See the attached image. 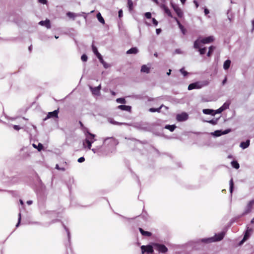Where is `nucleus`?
Returning <instances> with one entry per match:
<instances>
[{
    "label": "nucleus",
    "instance_id": "61",
    "mask_svg": "<svg viewBox=\"0 0 254 254\" xmlns=\"http://www.w3.org/2000/svg\"><path fill=\"white\" fill-rule=\"evenodd\" d=\"M204 13H205V15H207V14H208L209 13V10L208 9H207V8H205L204 9Z\"/></svg>",
    "mask_w": 254,
    "mask_h": 254
},
{
    "label": "nucleus",
    "instance_id": "56",
    "mask_svg": "<svg viewBox=\"0 0 254 254\" xmlns=\"http://www.w3.org/2000/svg\"><path fill=\"white\" fill-rule=\"evenodd\" d=\"M13 127L15 130H18L20 128V127L17 125H14L13 126Z\"/></svg>",
    "mask_w": 254,
    "mask_h": 254
},
{
    "label": "nucleus",
    "instance_id": "18",
    "mask_svg": "<svg viewBox=\"0 0 254 254\" xmlns=\"http://www.w3.org/2000/svg\"><path fill=\"white\" fill-rule=\"evenodd\" d=\"M201 242H202L203 243H210L214 242V237H211L208 238L202 239H201Z\"/></svg>",
    "mask_w": 254,
    "mask_h": 254
},
{
    "label": "nucleus",
    "instance_id": "32",
    "mask_svg": "<svg viewBox=\"0 0 254 254\" xmlns=\"http://www.w3.org/2000/svg\"><path fill=\"white\" fill-rule=\"evenodd\" d=\"M163 106H164L162 105L159 108H151L149 109V111L150 112H160L161 109Z\"/></svg>",
    "mask_w": 254,
    "mask_h": 254
},
{
    "label": "nucleus",
    "instance_id": "37",
    "mask_svg": "<svg viewBox=\"0 0 254 254\" xmlns=\"http://www.w3.org/2000/svg\"><path fill=\"white\" fill-rule=\"evenodd\" d=\"M117 102L121 104H126V101L124 98H119L116 99Z\"/></svg>",
    "mask_w": 254,
    "mask_h": 254
},
{
    "label": "nucleus",
    "instance_id": "45",
    "mask_svg": "<svg viewBox=\"0 0 254 254\" xmlns=\"http://www.w3.org/2000/svg\"><path fill=\"white\" fill-rule=\"evenodd\" d=\"M102 146H97L95 148H92L91 150L94 152V153H96L98 152V150L100 149Z\"/></svg>",
    "mask_w": 254,
    "mask_h": 254
},
{
    "label": "nucleus",
    "instance_id": "40",
    "mask_svg": "<svg viewBox=\"0 0 254 254\" xmlns=\"http://www.w3.org/2000/svg\"><path fill=\"white\" fill-rule=\"evenodd\" d=\"M127 4L129 10H131L133 7V2L131 0H127Z\"/></svg>",
    "mask_w": 254,
    "mask_h": 254
},
{
    "label": "nucleus",
    "instance_id": "9",
    "mask_svg": "<svg viewBox=\"0 0 254 254\" xmlns=\"http://www.w3.org/2000/svg\"><path fill=\"white\" fill-rule=\"evenodd\" d=\"M225 235V233L224 232H221L217 234H215V235L213 237L214 242L222 240L223 239Z\"/></svg>",
    "mask_w": 254,
    "mask_h": 254
},
{
    "label": "nucleus",
    "instance_id": "63",
    "mask_svg": "<svg viewBox=\"0 0 254 254\" xmlns=\"http://www.w3.org/2000/svg\"><path fill=\"white\" fill-rule=\"evenodd\" d=\"M33 203V201L32 200H28L27 201V203L28 204V205H31V204H32Z\"/></svg>",
    "mask_w": 254,
    "mask_h": 254
},
{
    "label": "nucleus",
    "instance_id": "8",
    "mask_svg": "<svg viewBox=\"0 0 254 254\" xmlns=\"http://www.w3.org/2000/svg\"><path fill=\"white\" fill-rule=\"evenodd\" d=\"M141 249L142 253H143L144 252H146L148 253H153L154 252L153 247L150 245H147L146 246H142L141 247Z\"/></svg>",
    "mask_w": 254,
    "mask_h": 254
},
{
    "label": "nucleus",
    "instance_id": "3",
    "mask_svg": "<svg viewBox=\"0 0 254 254\" xmlns=\"http://www.w3.org/2000/svg\"><path fill=\"white\" fill-rule=\"evenodd\" d=\"M153 245L160 253H165L168 251V248L163 244L154 243Z\"/></svg>",
    "mask_w": 254,
    "mask_h": 254
},
{
    "label": "nucleus",
    "instance_id": "5",
    "mask_svg": "<svg viewBox=\"0 0 254 254\" xmlns=\"http://www.w3.org/2000/svg\"><path fill=\"white\" fill-rule=\"evenodd\" d=\"M171 5L173 8L174 9V11L177 13V15L179 17H182L183 15V12L182 9L178 6V5L175 4L171 3Z\"/></svg>",
    "mask_w": 254,
    "mask_h": 254
},
{
    "label": "nucleus",
    "instance_id": "4",
    "mask_svg": "<svg viewBox=\"0 0 254 254\" xmlns=\"http://www.w3.org/2000/svg\"><path fill=\"white\" fill-rule=\"evenodd\" d=\"M89 87L93 95L95 96H99L100 95L101 84L97 87H93L91 86H89Z\"/></svg>",
    "mask_w": 254,
    "mask_h": 254
},
{
    "label": "nucleus",
    "instance_id": "55",
    "mask_svg": "<svg viewBox=\"0 0 254 254\" xmlns=\"http://www.w3.org/2000/svg\"><path fill=\"white\" fill-rule=\"evenodd\" d=\"M109 139H114L113 137H106L104 139L103 143H105L106 141Z\"/></svg>",
    "mask_w": 254,
    "mask_h": 254
},
{
    "label": "nucleus",
    "instance_id": "13",
    "mask_svg": "<svg viewBox=\"0 0 254 254\" xmlns=\"http://www.w3.org/2000/svg\"><path fill=\"white\" fill-rule=\"evenodd\" d=\"M250 144V140L248 139L246 141H243L241 142L240 146L243 149H245L248 148Z\"/></svg>",
    "mask_w": 254,
    "mask_h": 254
},
{
    "label": "nucleus",
    "instance_id": "38",
    "mask_svg": "<svg viewBox=\"0 0 254 254\" xmlns=\"http://www.w3.org/2000/svg\"><path fill=\"white\" fill-rule=\"evenodd\" d=\"M234 188V183L233 181V179H231L230 181V192L232 194Z\"/></svg>",
    "mask_w": 254,
    "mask_h": 254
},
{
    "label": "nucleus",
    "instance_id": "64",
    "mask_svg": "<svg viewBox=\"0 0 254 254\" xmlns=\"http://www.w3.org/2000/svg\"><path fill=\"white\" fill-rule=\"evenodd\" d=\"M253 30H254V20L252 21Z\"/></svg>",
    "mask_w": 254,
    "mask_h": 254
},
{
    "label": "nucleus",
    "instance_id": "25",
    "mask_svg": "<svg viewBox=\"0 0 254 254\" xmlns=\"http://www.w3.org/2000/svg\"><path fill=\"white\" fill-rule=\"evenodd\" d=\"M162 8H163L165 12L170 17H172L173 18V16L171 14V12L170 11V10L169 9V8L166 7V6H165L164 5H163L162 6Z\"/></svg>",
    "mask_w": 254,
    "mask_h": 254
},
{
    "label": "nucleus",
    "instance_id": "12",
    "mask_svg": "<svg viewBox=\"0 0 254 254\" xmlns=\"http://www.w3.org/2000/svg\"><path fill=\"white\" fill-rule=\"evenodd\" d=\"M85 135L86 138H89V140H90V141H93V143L96 140L95 139V135L90 133L88 131H87L86 133H85Z\"/></svg>",
    "mask_w": 254,
    "mask_h": 254
},
{
    "label": "nucleus",
    "instance_id": "49",
    "mask_svg": "<svg viewBox=\"0 0 254 254\" xmlns=\"http://www.w3.org/2000/svg\"><path fill=\"white\" fill-rule=\"evenodd\" d=\"M183 52H182V51L181 50V49H176L175 52H174V54H182Z\"/></svg>",
    "mask_w": 254,
    "mask_h": 254
},
{
    "label": "nucleus",
    "instance_id": "39",
    "mask_svg": "<svg viewBox=\"0 0 254 254\" xmlns=\"http://www.w3.org/2000/svg\"><path fill=\"white\" fill-rule=\"evenodd\" d=\"M215 49V47L213 46H210L209 48V51H208V52L207 53V56L208 57H210L212 54V51H213V50Z\"/></svg>",
    "mask_w": 254,
    "mask_h": 254
},
{
    "label": "nucleus",
    "instance_id": "27",
    "mask_svg": "<svg viewBox=\"0 0 254 254\" xmlns=\"http://www.w3.org/2000/svg\"><path fill=\"white\" fill-rule=\"evenodd\" d=\"M176 126L175 125H166L165 127V128L169 129L171 131H173L174 129L176 128Z\"/></svg>",
    "mask_w": 254,
    "mask_h": 254
},
{
    "label": "nucleus",
    "instance_id": "20",
    "mask_svg": "<svg viewBox=\"0 0 254 254\" xmlns=\"http://www.w3.org/2000/svg\"><path fill=\"white\" fill-rule=\"evenodd\" d=\"M98 59L99 60L100 63L103 65L104 67L105 68H107L109 67V65L108 64H107L103 60L102 57L101 55H100V57H97Z\"/></svg>",
    "mask_w": 254,
    "mask_h": 254
},
{
    "label": "nucleus",
    "instance_id": "44",
    "mask_svg": "<svg viewBox=\"0 0 254 254\" xmlns=\"http://www.w3.org/2000/svg\"><path fill=\"white\" fill-rule=\"evenodd\" d=\"M223 111V109H222V108L220 107L218 109L216 110V111H214V115H215L216 114H220L221 112H222Z\"/></svg>",
    "mask_w": 254,
    "mask_h": 254
},
{
    "label": "nucleus",
    "instance_id": "10",
    "mask_svg": "<svg viewBox=\"0 0 254 254\" xmlns=\"http://www.w3.org/2000/svg\"><path fill=\"white\" fill-rule=\"evenodd\" d=\"M214 39L213 36H210L207 37H205L204 38H202L200 40V42L202 44H208L214 41Z\"/></svg>",
    "mask_w": 254,
    "mask_h": 254
},
{
    "label": "nucleus",
    "instance_id": "16",
    "mask_svg": "<svg viewBox=\"0 0 254 254\" xmlns=\"http://www.w3.org/2000/svg\"><path fill=\"white\" fill-rule=\"evenodd\" d=\"M174 19H175V20L176 21L179 28H180L182 33L185 35V33H186V30L184 28V26L181 24V23H180V22L179 21V20L176 18V17H174Z\"/></svg>",
    "mask_w": 254,
    "mask_h": 254
},
{
    "label": "nucleus",
    "instance_id": "29",
    "mask_svg": "<svg viewBox=\"0 0 254 254\" xmlns=\"http://www.w3.org/2000/svg\"><path fill=\"white\" fill-rule=\"evenodd\" d=\"M108 121L111 124L115 125H127V124H126V123H119V122H116L112 119H109Z\"/></svg>",
    "mask_w": 254,
    "mask_h": 254
},
{
    "label": "nucleus",
    "instance_id": "60",
    "mask_svg": "<svg viewBox=\"0 0 254 254\" xmlns=\"http://www.w3.org/2000/svg\"><path fill=\"white\" fill-rule=\"evenodd\" d=\"M123 16V11L122 10H120L119 11V17H121Z\"/></svg>",
    "mask_w": 254,
    "mask_h": 254
},
{
    "label": "nucleus",
    "instance_id": "52",
    "mask_svg": "<svg viewBox=\"0 0 254 254\" xmlns=\"http://www.w3.org/2000/svg\"><path fill=\"white\" fill-rule=\"evenodd\" d=\"M230 131H231V129H227L223 131H222V134H226L228 133Z\"/></svg>",
    "mask_w": 254,
    "mask_h": 254
},
{
    "label": "nucleus",
    "instance_id": "41",
    "mask_svg": "<svg viewBox=\"0 0 254 254\" xmlns=\"http://www.w3.org/2000/svg\"><path fill=\"white\" fill-rule=\"evenodd\" d=\"M229 105H230V103H227V102H225L223 105V106H221V107L222 108V109H223V111H224L225 110L229 108Z\"/></svg>",
    "mask_w": 254,
    "mask_h": 254
},
{
    "label": "nucleus",
    "instance_id": "15",
    "mask_svg": "<svg viewBox=\"0 0 254 254\" xmlns=\"http://www.w3.org/2000/svg\"><path fill=\"white\" fill-rule=\"evenodd\" d=\"M118 108L123 111H127L128 112H130L131 110V107L127 105H119L118 107Z\"/></svg>",
    "mask_w": 254,
    "mask_h": 254
},
{
    "label": "nucleus",
    "instance_id": "59",
    "mask_svg": "<svg viewBox=\"0 0 254 254\" xmlns=\"http://www.w3.org/2000/svg\"><path fill=\"white\" fill-rule=\"evenodd\" d=\"M227 77H225V78H224V79L222 81V84L223 85H225V83H226V82H227Z\"/></svg>",
    "mask_w": 254,
    "mask_h": 254
},
{
    "label": "nucleus",
    "instance_id": "11",
    "mask_svg": "<svg viewBox=\"0 0 254 254\" xmlns=\"http://www.w3.org/2000/svg\"><path fill=\"white\" fill-rule=\"evenodd\" d=\"M39 24L41 26H45L48 29L51 28L50 21L49 19H46L45 21H40L39 22Z\"/></svg>",
    "mask_w": 254,
    "mask_h": 254
},
{
    "label": "nucleus",
    "instance_id": "50",
    "mask_svg": "<svg viewBox=\"0 0 254 254\" xmlns=\"http://www.w3.org/2000/svg\"><path fill=\"white\" fill-rule=\"evenodd\" d=\"M64 229L65 230V231H66L67 232V237H68V240L69 241L70 240V233L68 230V229L64 226Z\"/></svg>",
    "mask_w": 254,
    "mask_h": 254
},
{
    "label": "nucleus",
    "instance_id": "30",
    "mask_svg": "<svg viewBox=\"0 0 254 254\" xmlns=\"http://www.w3.org/2000/svg\"><path fill=\"white\" fill-rule=\"evenodd\" d=\"M232 167L236 169H238L240 167L239 164L237 161L233 160L231 163Z\"/></svg>",
    "mask_w": 254,
    "mask_h": 254
},
{
    "label": "nucleus",
    "instance_id": "48",
    "mask_svg": "<svg viewBox=\"0 0 254 254\" xmlns=\"http://www.w3.org/2000/svg\"><path fill=\"white\" fill-rule=\"evenodd\" d=\"M145 16L147 19H150L151 17V13L149 12H146L145 13Z\"/></svg>",
    "mask_w": 254,
    "mask_h": 254
},
{
    "label": "nucleus",
    "instance_id": "21",
    "mask_svg": "<svg viewBox=\"0 0 254 254\" xmlns=\"http://www.w3.org/2000/svg\"><path fill=\"white\" fill-rule=\"evenodd\" d=\"M139 230L140 232V233L143 236H147V237H150L151 236L152 234L151 233L148 232V231H144L142 228H139Z\"/></svg>",
    "mask_w": 254,
    "mask_h": 254
},
{
    "label": "nucleus",
    "instance_id": "53",
    "mask_svg": "<svg viewBox=\"0 0 254 254\" xmlns=\"http://www.w3.org/2000/svg\"><path fill=\"white\" fill-rule=\"evenodd\" d=\"M180 71L184 74V76H186L188 73L187 71L184 70V68H181L180 69Z\"/></svg>",
    "mask_w": 254,
    "mask_h": 254
},
{
    "label": "nucleus",
    "instance_id": "43",
    "mask_svg": "<svg viewBox=\"0 0 254 254\" xmlns=\"http://www.w3.org/2000/svg\"><path fill=\"white\" fill-rule=\"evenodd\" d=\"M81 59L83 62H86L88 60V57L85 54H83L81 56Z\"/></svg>",
    "mask_w": 254,
    "mask_h": 254
},
{
    "label": "nucleus",
    "instance_id": "7",
    "mask_svg": "<svg viewBox=\"0 0 254 254\" xmlns=\"http://www.w3.org/2000/svg\"><path fill=\"white\" fill-rule=\"evenodd\" d=\"M177 120L179 122L185 121L188 118V115L186 113H182L177 115Z\"/></svg>",
    "mask_w": 254,
    "mask_h": 254
},
{
    "label": "nucleus",
    "instance_id": "14",
    "mask_svg": "<svg viewBox=\"0 0 254 254\" xmlns=\"http://www.w3.org/2000/svg\"><path fill=\"white\" fill-rule=\"evenodd\" d=\"M138 50L136 47H132L127 51V54H136Z\"/></svg>",
    "mask_w": 254,
    "mask_h": 254
},
{
    "label": "nucleus",
    "instance_id": "31",
    "mask_svg": "<svg viewBox=\"0 0 254 254\" xmlns=\"http://www.w3.org/2000/svg\"><path fill=\"white\" fill-rule=\"evenodd\" d=\"M97 18L98 19V20L102 24H104L105 23V20L104 19V18H103V17L102 16L101 13L100 12H98L97 14Z\"/></svg>",
    "mask_w": 254,
    "mask_h": 254
},
{
    "label": "nucleus",
    "instance_id": "42",
    "mask_svg": "<svg viewBox=\"0 0 254 254\" xmlns=\"http://www.w3.org/2000/svg\"><path fill=\"white\" fill-rule=\"evenodd\" d=\"M206 48L205 47L199 49V52L200 55L204 54L206 52Z\"/></svg>",
    "mask_w": 254,
    "mask_h": 254
},
{
    "label": "nucleus",
    "instance_id": "62",
    "mask_svg": "<svg viewBox=\"0 0 254 254\" xmlns=\"http://www.w3.org/2000/svg\"><path fill=\"white\" fill-rule=\"evenodd\" d=\"M193 3L195 4L196 8H197L199 6L198 3L195 0H193Z\"/></svg>",
    "mask_w": 254,
    "mask_h": 254
},
{
    "label": "nucleus",
    "instance_id": "46",
    "mask_svg": "<svg viewBox=\"0 0 254 254\" xmlns=\"http://www.w3.org/2000/svg\"><path fill=\"white\" fill-rule=\"evenodd\" d=\"M21 213H19L18 214V222L16 225V227H18L20 223L21 222Z\"/></svg>",
    "mask_w": 254,
    "mask_h": 254
},
{
    "label": "nucleus",
    "instance_id": "47",
    "mask_svg": "<svg viewBox=\"0 0 254 254\" xmlns=\"http://www.w3.org/2000/svg\"><path fill=\"white\" fill-rule=\"evenodd\" d=\"M55 168L58 170H61L62 171H64L65 169L64 167H60L58 164L56 165Z\"/></svg>",
    "mask_w": 254,
    "mask_h": 254
},
{
    "label": "nucleus",
    "instance_id": "34",
    "mask_svg": "<svg viewBox=\"0 0 254 254\" xmlns=\"http://www.w3.org/2000/svg\"><path fill=\"white\" fill-rule=\"evenodd\" d=\"M33 146L35 148H36L37 149V150L39 151H40L42 149H43V145L42 143H39L38 146H37L36 144H33Z\"/></svg>",
    "mask_w": 254,
    "mask_h": 254
},
{
    "label": "nucleus",
    "instance_id": "23",
    "mask_svg": "<svg viewBox=\"0 0 254 254\" xmlns=\"http://www.w3.org/2000/svg\"><path fill=\"white\" fill-rule=\"evenodd\" d=\"M85 142H86L87 144V148H88V149H91L92 144L93 143V141H90V140H89V138H86L85 139L84 141H83V143L84 146L85 145V144H84Z\"/></svg>",
    "mask_w": 254,
    "mask_h": 254
},
{
    "label": "nucleus",
    "instance_id": "28",
    "mask_svg": "<svg viewBox=\"0 0 254 254\" xmlns=\"http://www.w3.org/2000/svg\"><path fill=\"white\" fill-rule=\"evenodd\" d=\"M200 43H201V42H200V40H199L198 39L194 41V44H193L194 48H195V49H199V48H200Z\"/></svg>",
    "mask_w": 254,
    "mask_h": 254
},
{
    "label": "nucleus",
    "instance_id": "26",
    "mask_svg": "<svg viewBox=\"0 0 254 254\" xmlns=\"http://www.w3.org/2000/svg\"><path fill=\"white\" fill-rule=\"evenodd\" d=\"M92 49L93 53L97 56V57L100 56L101 54L98 52L97 48L93 44L92 45Z\"/></svg>",
    "mask_w": 254,
    "mask_h": 254
},
{
    "label": "nucleus",
    "instance_id": "35",
    "mask_svg": "<svg viewBox=\"0 0 254 254\" xmlns=\"http://www.w3.org/2000/svg\"><path fill=\"white\" fill-rule=\"evenodd\" d=\"M211 134L215 136H219L222 135V132L221 130H217L213 132H212Z\"/></svg>",
    "mask_w": 254,
    "mask_h": 254
},
{
    "label": "nucleus",
    "instance_id": "24",
    "mask_svg": "<svg viewBox=\"0 0 254 254\" xmlns=\"http://www.w3.org/2000/svg\"><path fill=\"white\" fill-rule=\"evenodd\" d=\"M141 71L142 72H145L146 73H148L150 72V68L147 66L146 65H143L141 66Z\"/></svg>",
    "mask_w": 254,
    "mask_h": 254
},
{
    "label": "nucleus",
    "instance_id": "19",
    "mask_svg": "<svg viewBox=\"0 0 254 254\" xmlns=\"http://www.w3.org/2000/svg\"><path fill=\"white\" fill-rule=\"evenodd\" d=\"M202 112L203 114L206 115H214V110L209 109H203Z\"/></svg>",
    "mask_w": 254,
    "mask_h": 254
},
{
    "label": "nucleus",
    "instance_id": "6",
    "mask_svg": "<svg viewBox=\"0 0 254 254\" xmlns=\"http://www.w3.org/2000/svg\"><path fill=\"white\" fill-rule=\"evenodd\" d=\"M59 110H56L53 112H49L47 117L44 119V121L51 118H58Z\"/></svg>",
    "mask_w": 254,
    "mask_h": 254
},
{
    "label": "nucleus",
    "instance_id": "58",
    "mask_svg": "<svg viewBox=\"0 0 254 254\" xmlns=\"http://www.w3.org/2000/svg\"><path fill=\"white\" fill-rule=\"evenodd\" d=\"M161 32V29L160 28L156 29V32L157 35L159 34Z\"/></svg>",
    "mask_w": 254,
    "mask_h": 254
},
{
    "label": "nucleus",
    "instance_id": "2",
    "mask_svg": "<svg viewBox=\"0 0 254 254\" xmlns=\"http://www.w3.org/2000/svg\"><path fill=\"white\" fill-rule=\"evenodd\" d=\"M254 206V199L251 200L248 202L247 205L245 207L243 215H244L250 213L252 211Z\"/></svg>",
    "mask_w": 254,
    "mask_h": 254
},
{
    "label": "nucleus",
    "instance_id": "1",
    "mask_svg": "<svg viewBox=\"0 0 254 254\" xmlns=\"http://www.w3.org/2000/svg\"><path fill=\"white\" fill-rule=\"evenodd\" d=\"M209 82L208 81H198L190 84L188 86V90H191L194 89H200L202 87L208 85Z\"/></svg>",
    "mask_w": 254,
    "mask_h": 254
},
{
    "label": "nucleus",
    "instance_id": "36",
    "mask_svg": "<svg viewBox=\"0 0 254 254\" xmlns=\"http://www.w3.org/2000/svg\"><path fill=\"white\" fill-rule=\"evenodd\" d=\"M218 118H217V119H213L212 120H209V121H206L207 122L213 125H216L218 123Z\"/></svg>",
    "mask_w": 254,
    "mask_h": 254
},
{
    "label": "nucleus",
    "instance_id": "51",
    "mask_svg": "<svg viewBox=\"0 0 254 254\" xmlns=\"http://www.w3.org/2000/svg\"><path fill=\"white\" fill-rule=\"evenodd\" d=\"M85 161V158L83 157H80L78 159L77 161L79 163H82Z\"/></svg>",
    "mask_w": 254,
    "mask_h": 254
},
{
    "label": "nucleus",
    "instance_id": "57",
    "mask_svg": "<svg viewBox=\"0 0 254 254\" xmlns=\"http://www.w3.org/2000/svg\"><path fill=\"white\" fill-rule=\"evenodd\" d=\"M39 2L43 3V4H46L47 2V0H38Z\"/></svg>",
    "mask_w": 254,
    "mask_h": 254
},
{
    "label": "nucleus",
    "instance_id": "33",
    "mask_svg": "<svg viewBox=\"0 0 254 254\" xmlns=\"http://www.w3.org/2000/svg\"><path fill=\"white\" fill-rule=\"evenodd\" d=\"M66 15L69 17V18H73V19L75 18L76 16H77L78 15L76 14L75 13L71 12H68L66 13Z\"/></svg>",
    "mask_w": 254,
    "mask_h": 254
},
{
    "label": "nucleus",
    "instance_id": "22",
    "mask_svg": "<svg viewBox=\"0 0 254 254\" xmlns=\"http://www.w3.org/2000/svg\"><path fill=\"white\" fill-rule=\"evenodd\" d=\"M231 64V61L229 60H227L225 61L223 64V68L225 70L228 69L230 66Z\"/></svg>",
    "mask_w": 254,
    "mask_h": 254
},
{
    "label": "nucleus",
    "instance_id": "17",
    "mask_svg": "<svg viewBox=\"0 0 254 254\" xmlns=\"http://www.w3.org/2000/svg\"><path fill=\"white\" fill-rule=\"evenodd\" d=\"M252 231V229H249L247 230L241 243H242L244 241H245L249 237V236L250 235V232Z\"/></svg>",
    "mask_w": 254,
    "mask_h": 254
},
{
    "label": "nucleus",
    "instance_id": "54",
    "mask_svg": "<svg viewBox=\"0 0 254 254\" xmlns=\"http://www.w3.org/2000/svg\"><path fill=\"white\" fill-rule=\"evenodd\" d=\"M152 22L155 26H157L158 24V21L154 18H152Z\"/></svg>",
    "mask_w": 254,
    "mask_h": 254
}]
</instances>
